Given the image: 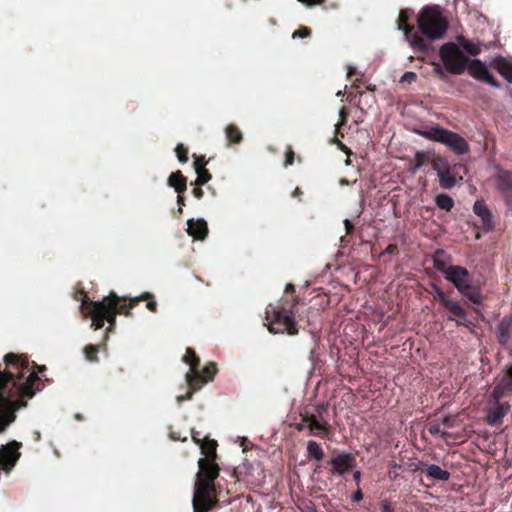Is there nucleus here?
I'll return each mask as SVG.
<instances>
[{"mask_svg": "<svg viewBox=\"0 0 512 512\" xmlns=\"http://www.w3.org/2000/svg\"><path fill=\"white\" fill-rule=\"evenodd\" d=\"M198 468L192 500L193 509L194 512H209L219 503L215 480L219 477L220 467L214 459L200 458Z\"/></svg>", "mask_w": 512, "mask_h": 512, "instance_id": "7ed1b4c3", "label": "nucleus"}, {"mask_svg": "<svg viewBox=\"0 0 512 512\" xmlns=\"http://www.w3.org/2000/svg\"><path fill=\"white\" fill-rule=\"evenodd\" d=\"M186 381L189 389L195 392L201 389L202 386L208 382L207 379H205V377L199 373L198 368L195 370H190L186 374Z\"/></svg>", "mask_w": 512, "mask_h": 512, "instance_id": "aec40b11", "label": "nucleus"}, {"mask_svg": "<svg viewBox=\"0 0 512 512\" xmlns=\"http://www.w3.org/2000/svg\"><path fill=\"white\" fill-rule=\"evenodd\" d=\"M510 324V319L504 318L497 327V338L501 344H505L509 338Z\"/></svg>", "mask_w": 512, "mask_h": 512, "instance_id": "cd10ccee", "label": "nucleus"}, {"mask_svg": "<svg viewBox=\"0 0 512 512\" xmlns=\"http://www.w3.org/2000/svg\"><path fill=\"white\" fill-rule=\"evenodd\" d=\"M416 79V74L414 72H406L401 77V82H408L411 83Z\"/></svg>", "mask_w": 512, "mask_h": 512, "instance_id": "49530a36", "label": "nucleus"}, {"mask_svg": "<svg viewBox=\"0 0 512 512\" xmlns=\"http://www.w3.org/2000/svg\"><path fill=\"white\" fill-rule=\"evenodd\" d=\"M339 115H340V123L336 125L335 137H334L333 141L337 144L338 148L341 149L347 155L345 164L350 165L351 164L350 157H351L352 151L349 147H347L345 144H343L338 138V136L343 137V134L341 133V126L344 125L347 120L348 111L346 110V108H344V107L341 108Z\"/></svg>", "mask_w": 512, "mask_h": 512, "instance_id": "4468645a", "label": "nucleus"}, {"mask_svg": "<svg viewBox=\"0 0 512 512\" xmlns=\"http://www.w3.org/2000/svg\"><path fill=\"white\" fill-rule=\"evenodd\" d=\"M201 453L205 456L204 458H211L216 460L217 458V441L209 438L208 436L203 437V441L200 443Z\"/></svg>", "mask_w": 512, "mask_h": 512, "instance_id": "412c9836", "label": "nucleus"}, {"mask_svg": "<svg viewBox=\"0 0 512 512\" xmlns=\"http://www.w3.org/2000/svg\"><path fill=\"white\" fill-rule=\"evenodd\" d=\"M418 27L431 40L443 38L448 24L437 6L425 7L418 16Z\"/></svg>", "mask_w": 512, "mask_h": 512, "instance_id": "423d86ee", "label": "nucleus"}, {"mask_svg": "<svg viewBox=\"0 0 512 512\" xmlns=\"http://www.w3.org/2000/svg\"><path fill=\"white\" fill-rule=\"evenodd\" d=\"M432 167L436 171L437 176H442L444 172H447V168H449V163L443 157H436L432 161Z\"/></svg>", "mask_w": 512, "mask_h": 512, "instance_id": "2f4dec72", "label": "nucleus"}, {"mask_svg": "<svg viewBox=\"0 0 512 512\" xmlns=\"http://www.w3.org/2000/svg\"><path fill=\"white\" fill-rule=\"evenodd\" d=\"M84 353H85V357L88 361H90V362L98 361V347L97 346H95L93 344H89V345L85 346Z\"/></svg>", "mask_w": 512, "mask_h": 512, "instance_id": "f704fd0d", "label": "nucleus"}, {"mask_svg": "<svg viewBox=\"0 0 512 512\" xmlns=\"http://www.w3.org/2000/svg\"><path fill=\"white\" fill-rule=\"evenodd\" d=\"M426 159V153L423 151H418L414 156V164L411 168L412 172L415 173L418 169H420L426 162Z\"/></svg>", "mask_w": 512, "mask_h": 512, "instance_id": "e433bc0d", "label": "nucleus"}, {"mask_svg": "<svg viewBox=\"0 0 512 512\" xmlns=\"http://www.w3.org/2000/svg\"><path fill=\"white\" fill-rule=\"evenodd\" d=\"M425 472L429 477L437 480L447 481L450 477V473L448 471L443 470L435 464L427 465Z\"/></svg>", "mask_w": 512, "mask_h": 512, "instance_id": "b1692460", "label": "nucleus"}, {"mask_svg": "<svg viewBox=\"0 0 512 512\" xmlns=\"http://www.w3.org/2000/svg\"><path fill=\"white\" fill-rule=\"evenodd\" d=\"M512 395V364L508 365L497 378L492 396L496 402L502 397Z\"/></svg>", "mask_w": 512, "mask_h": 512, "instance_id": "f8f14e48", "label": "nucleus"}, {"mask_svg": "<svg viewBox=\"0 0 512 512\" xmlns=\"http://www.w3.org/2000/svg\"><path fill=\"white\" fill-rule=\"evenodd\" d=\"M175 152L181 163H186L188 161V149L183 144H178L175 148Z\"/></svg>", "mask_w": 512, "mask_h": 512, "instance_id": "58836bf2", "label": "nucleus"}, {"mask_svg": "<svg viewBox=\"0 0 512 512\" xmlns=\"http://www.w3.org/2000/svg\"><path fill=\"white\" fill-rule=\"evenodd\" d=\"M147 304H146V307L151 311V312H157V302L154 300V296L150 299H147Z\"/></svg>", "mask_w": 512, "mask_h": 512, "instance_id": "09e8293b", "label": "nucleus"}, {"mask_svg": "<svg viewBox=\"0 0 512 512\" xmlns=\"http://www.w3.org/2000/svg\"><path fill=\"white\" fill-rule=\"evenodd\" d=\"M177 203L179 205L178 212L182 213V206H185V198H184L183 194H178Z\"/></svg>", "mask_w": 512, "mask_h": 512, "instance_id": "864d4df0", "label": "nucleus"}, {"mask_svg": "<svg viewBox=\"0 0 512 512\" xmlns=\"http://www.w3.org/2000/svg\"><path fill=\"white\" fill-rule=\"evenodd\" d=\"M22 444L16 440L10 441L0 447V469L10 472L19 460V449Z\"/></svg>", "mask_w": 512, "mask_h": 512, "instance_id": "9d476101", "label": "nucleus"}, {"mask_svg": "<svg viewBox=\"0 0 512 512\" xmlns=\"http://www.w3.org/2000/svg\"><path fill=\"white\" fill-rule=\"evenodd\" d=\"M362 500V493L360 490H357L354 492V501H361Z\"/></svg>", "mask_w": 512, "mask_h": 512, "instance_id": "4d7b16f0", "label": "nucleus"}, {"mask_svg": "<svg viewBox=\"0 0 512 512\" xmlns=\"http://www.w3.org/2000/svg\"><path fill=\"white\" fill-rule=\"evenodd\" d=\"M285 294L281 305L271 307L266 311L267 324L265 325L272 334L296 335L299 329L295 321V309L299 304V299L295 295V286L288 283L285 287Z\"/></svg>", "mask_w": 512, "mask_h": 512, "instance_id": "20e7f679", "label": "nucleus"}, {"mask_svg": "<svg viewBox=\"0 0 512 512\" xmlns=\"http://www.w3.org/2000/svg\"><path fill=\"white\" fill-rule=\"evenodd\" d=\"M428 431L430 434L440 437H445L448 432L442 427V424L437 420L431 423L428 427Z\"/></svg>", "mask_w": 512, "mask_h": 512, "instance_id": "72a5a7b5", "label": "nucleus"}, {"mask_svg": "<svg viewBox=\"0 0 512 512\" xmlns=\"http://www.w3.org/2000/svg\"><path fill=\"white\" fill-rule=\"evenodd\" d=\"M347 76H352V65L350 64L347 65Z\"/></svg>", "mask_w": 512, "mask_h": 512, "instance_id": "680f3d73", "label": "nucleus"}, {"mask_svg": "<svg viewBox=\"0 0 512 512\" xmlns=\"http://www.w3.org/2000/svg\"><path fill=\"white\" fill-rule=\"evenodd\" d=\"M497 187L503 195L512 190V176L509 172H501L498 175Z\"/></svg>", "mask_w": 512, "mask_h": 512, "instance_id": "393cba45", "label": "nucleus"}, {"mask_svg": "<svg viewBox=\"0 0 512 512\" xmlns=\"http://www.w3.org/2000/svg\"><path fill=\"white\" fill-rule=\"evenodd\" d=\"M191 438L193 442L197 445H200V443L203 441V438L200 437V432L191 429Z\"/></svg>", "mask_w": 512, "mask_h": 512, "instance_id": "8fccbe9b", "label": "nucleus"}, {"mask_svg": "<svg viewBox=\"0 0 512 512\" xmlns=\"http://www.w3.org/2000/svg\"><path fill=\"white\" fill-rule=\"evenodd\" d=\"M503 197L505 198V201H506V204L508 205V207L512 210V190L508 191V193L503 195Z\"/></svg>", "mask_w": 512, "mask_h": 512, "instance_id": "5fc2aeb1", "label": "nucleus"}, {"mask_svg": "<svg viewBox=\"0 0 512 512\" xmlns=\"http://www.w3.org/2000/svg\"><path fill=\"white\" fill-rule=\"evenodd\" d=\"M196 173H197V178L195 180L196 186H202V185L206 184L211 179V174L206 168L196 171Z\"/></svg>", "mask_w": 512, "mask_h": 512, "instance_id": "c9c22d12", "label": "nucleus"}, {"mask_svg": "<svg viewBox=\"0 0 512 512\" xmlns=\"http://www.w3.org/2000/svg\"><path fill=\"white\" fill-rule=\"evenodd\" d=\"M203 376L207 381H212L214 379L215 374L217 373V366L214 362H210L202 370Z\"/></svg>", "mask_w": 512, "mask_h": 512, "instance_id": "4c0bfd02", "label": "nucleus"}, {"mask_svg": "<svg viewBox=\"0 0 512 512\" xmlns=\"http://www.w3.org/2000/svg\"><path fill=\"white\" fill-rule=\"evenodd\" d=\"M441 187L444 189H451L456 185V183L462 180V177H456L453 171L447 168V172H444L442 176H438Z\"/></svg>", "mask_w": 512, "mask_h": 512, "instance_id": "5701e85b", "label": "nucleus"}, {"mask_svg": "<svg viewBox=\"0 0 512 512\" xmlns=\"http://www.w3.org/2000/svg\"><path fill=\"white\" fill-rule=\"evenodd\" d=\"M168 185L173 187L178 194H183L187 188V179L180 170H177L168 177Z\"/></svg>", "mask_w": 512, "mask_h": 512, "instance_id": "6ab92c4d", "label": "nucleus"}, {"mask_svg": "<svg viewBox=\"0 0 512 512\" xmlns=\"http://www.w3.org/2000/svg\"><path fill=\"white\" fill-rule=\"evenodd\" d=\"M311 35V29L306 26H301L299 29L293 32L292 38H307Z\"/></svg>", "mask_w": 512, "mask_h": 512, "instance_id": "a19ab883", "label": "nucleus"}, {"mask_svg": "<svg viewBox=\"0 0 512 512\" xmlns=\"http://www.w3.org/2000/svg\"><path fill=\"white\" fill-rule=\"evenodd\" d=\"M353 477H354V480H358L360 477V473L358 471L354 472Z\"/></svg>", "mask_w": 512, "mask_h": 512, "instance_id": "e2e57ef3", "label": "nucleus"}, {"mask_svg": "<svg viewBox=\"0 0 512 512\" xmlns=\"http://www.w3.org/2000/svg\"><path fill=\"white\" fill-rule=\"evenodd\" d=\"M75 418H76L77 420H82V419H83V416H82L81 414L77 413V414L75 415Z\"/></svg>", "mask_w": 512, "mask_h": 512, "instance_id": "69168bd1", "label": "nucleus"}, {"mask_svg": "<svg viewBox=\"0 0 512 512\" xmlns=\"http://www.w3.org/2000/svg\"><path fill=\"white\" fill-rule=\"evenodd\" d=\"M153 297V294L145 292L138 297L128 298L120 297L111 291L108 296L100 301L89 302V316L91 317V327L98 330L104 327L105 321L109 326L106 332H111L116 325L117 314L132 316L131 309L139 304L141 300H147Z\"/></svg>", "mask_w": 512, "mask_h": 512, "instance_id": "f03ea898", "label": "nucleus"}, {"mask_svg": "<svg viewBox=\"0 0 512 512\" xmlns=\"http://www.w3.org/2000/svg\"><path fill=\"white\" fill-rule=\"evenodd\" d=\"M417 133L428 140L446 145L456 154H464L469 150L467 141L461 135L438 126L418 130Z\"/></svg>", "mask_w": 512, "mask_h": 512, "instance_id": "0eeeda50", "label": "nucleus"}, {"mask_svg": "<svg viewBox=\"0 0 512 512\" xmlns=\"http://www.w3.org/2000/svg\"><path fill=\"white\" fill-rule=\"evenodd\" d=\"M457 41L458 43L460 44V46L470 55L472 56H476L478 55L480 52H481V48H480V45L479 43H474V42H471L469 40H467L466 38L462 37V36H459L457 38Z\"/></svg>", "mask_w": 512, "mask_h": 512, "instance_id": "bb28decb", "label": "nucleus"}, {"mask_svg": "<svg viewBox=\"0 0 512 512\" xmlns=\"http://www.w3.org/2000/svg\"><path fill=\"white\" fill-rule=\"evenodd\" d=\"M339 184H340L341 186H344V185H349V184H350V182H349V180H348V179H346V178H341V179L339 180Z\"/></svg>", "mask_w": 512, "mask_h": 512, "instance_id": "bf43d9fd", "label": "nucleus"}, {"mask_svg": "<svg viewBox=\"0 0 512 512\" xmlns=\"http://www.w3.org/2000/svg\"><path fill=\"white\" fill-rule=\"evenodd\" d=\"M302 421L307 425L310 433L314 436H324L328 433V423L320 420L318 415L306 413Z\"/></svg>", "mask_w": 512, "mask_h": 512, "instance_id": "ddd939ff", "label": "nucleus"}, {"mask_svg": "<svg viewBox=\"0 0 512 512\" xmlns=\"http://www.w3.org/2000/svg\"><path fill=\"white\" fill-rule=\"evenodd\" d=\"M473 211L481 218L484 229L490 230L492 227V216L486 205L483 202L476 201L473 205Z\"/></svg>", "mask_w": 512, "mask_h": 512, "instance_id": "a211bd4d", "label": "nucleus"}, {"mask_svg": "<svg viewBox=\"0 0 512 512\" xmlns=\"http://www.w3.org/2000/svg\"><path fill=\"white\" fill-rule=\"evenodd\" d=\"M395 250H396V245L391 244V245H389V246L386 248V250H385V252H384V253H393Z\"/></svg>", "mask_w": 512, "mask_h": 512, "instance_id": "13d9d810", "label": "nucleus"}, {"mask_svg": "<svg viewBox=\"0 0 512 512\" xmlns=\"http://www.w3.org/2000/svg\"><path fill=\"white\" fill-rule=\"evenodd\" d=\"M435 298L440 301L445 311L448 313V319L456 321L458 324H463L466 319V312L459 302L450 299V297L441 291L436 289Z\"/></svg>", "mask_w": 512, "mask_h": 512, "instance_id": "1a4fd4ad", "label": "nucleus"}, {"mask_svg": "<svg viewBox=\"0 0 512 512\" xmlns=\"http://www.w3.org/2000/svg\"><path fill=\"white\" fill-rule=\"evenodd\" d=\"M440 56L445 68L453 74H461L469 61L454 43L444 44L440 48Z\"/></svg>", "mask_w": 512, "mask_h": 512, "instance_id": "6e6552de", "label": "nucleus"}, {"mask_svg": "<svg viewBox=\"0 0 512 512\" xmlns=\"http://www.w3.org/2000/svg\"><path fill=\"white\" fill-rule=\"evenodd\" d=\"M509 410L508 404H496L487 416L488 423L495 425L499 423Z\"/></svg>", "mask_w": 512, "mask_h": 512, "instance_id": "4be33fe9", "label": "nucleus"}, {"mask_svg": "<svg viewBox=\"0 0 512 512\" xmlns=\"http://www.w3.org/2000/svg\"><path fill=\"white\" fill-rule=\"evenodd\" d=\"M438 421L442 424V427H444V429L447 431V429L453 426L455 419L453 417L446 416Z\"/></svg>", "mask_w": 512, "mask_h": 512, "instance_id": "a18cd8bd", "label": "nucleus"}, {"mask_svg": "<svg viewBox=\"0 0 512 512\" xmlns=\"http://www.w3.org/2000/svg\"><path fill=\"white\" fill-rule=\"evenodd\" d=\"M468 73L479 81L486 82L494 88H499L500 84L488 71L486 65L478 59L468 61L466 66Z\"/></svg>", "mask_w": 512, "mask_h": 512, "instance_id": "9b49d317", "label": "nucleus"}, {"mask_svg": "<svg viewBox=\"0 0 512 512\" xmlns=\"http://www.w3.org/2000/svg\"><path fill=\"white\" fill-rule=\"evenodd\" d=\"M408 14L405 10H401L398 17V29L402 30L406 36L413 30V26L408 25Z\"/></svg>", "mask_w": 512, "mask_h": 512, "instance_id": "473e14b6", "label": "nucleus"}, {"mask_svg": "<svg viewBox=\"0 0 512 512\" xmlns=\"http://www.w3.org/2000/svg\"><path fill=\"white\" fill-rule=\"evenodd\" d=\"M169 436H170V438L173 441H182V442H184V441L187 440V436L182 437L180 432H176V431H173V430L170 431Z\"/></svg>", "mask_w": 512, "mask_h": 512, "instance_id": "de8ad7c7", "label": "nucleus"}, {"mask_svg": "<svg viewBox=\"0 0 512 512\" xmlns=\"http://www.w3.org/2000/svg\"><path fill=\"white\" fill-rule=\"evenodd\" d=\"M194 157V168H195V171H199L203 168H205V165L207 164L206 160H205V157L204 156H196L195 154L193 155Z\"/></svg>", "mask_w": 512, "mask_h": 512, "instance_id": "37998d69", "label": "nucleus"}, {"mask_svg": "<svg viewBox=\"0 0 512 512\" xmlns=\"http://www.w3.org/2000/svg\"><path fill=\"white\" fill-rule=\"evenodd\" d=\"M37 368H38V372H43L46 370L45 366H37Z\"/></svg>", "mask_w": 512, "mask_h": 512, "instance_id": "0e129e2a", "label": "nucleus"}, {"mask_svg": "<svg viewBox=\"0 0 512 512\" xmlns=\"http://www.w3.org/2000/svg\"><path fill=\"white\" fill-rule=\"evenodd\" d=\"M75 299L79 300L81 299V308H85L87 312L89 313V302L91 301L84 290H80L75 294Z\"/></svg>", "mask_w": 512, "mask_h": 512, "instance_id": "ea45409f", "label": "nucleus"}, {"mask_svg": "<svg viewBox=\"0 0 512 512\" xmlns=\"http://www.w3.org/2000/svg\"><path fill=\"white\" fill-rule=\"evenodd\" d=\"M195 391L189 389L185 395H180V396H177V401L178 402H183V401H186V400H190L192 399L193 397V394H194Z\"/></svg>", "mask_w": 512, "mask_h": 512, "instance_id": "3c124183", "label": "nucleus"}, {"mask_svg": "<svg viewBox=\"0 0 512 512\" xmlns=\"http://www.w3.org/2000/svg\"><path fill=\"white\" fill-rule=\"evenodd\" d=\"M301 194H302V191H301V190H300V188H298V187H297V188H295V190L293 191V196H294V197H297V196H299V195H301Z\"/></svg>", "mask_w": 512, "mask_h": 512, "instance_id": "052dcab7", "label": "nucleus"}, {"mask_svg": "<svg viewBox=\"0 0 512 512\" xmlns=\"http://www.w3.org/2000/svg\"><path fill=\"white\" fill-rule=\"evenodd\" d=\"M344 224L347 234L350 235L352 233V221L350 219H345Z\"/></svg>", "mask_w": 512, "mask_h": 512, "instance_id": "6e6d98bb", "label": "nucleus"}, {"mask_svg": "<svg viewBox=\"0 0 512 512\" xmlns=\"http://www.w3.org/2000/svg\"><path fill=\"white\" fill-rule=\"evenodd\" d=\"M438 257L439 253H437V257L434 259L435 268L441 271L445 275V278L453 283L462 295L466 296L474 303L480 302L481 295L476 289L472 288L468 270L462 266L457 265L442 268L440 266V259Z\"/></svg>", "mask_w": 512, "mask_h": 512, "instance_id": "39448f33", "label": "nucleus"}, {"mask_svg": "<svg viewBox=\"0 0 512 512\" xmlns=\"http://www.w3.org/2000/svg\"><path fill=\"white\" fill-rule=\"evenodd\" d=\"M187 233L195 240H204L208 234V225L204 219H189Z\"/></svg>", "mask_w": 512, "mask_h": 512, "instance_id": "2eb2a0df", "label": "nucleus"}, {"mask_svg": "<svg viewBox=\"0 0 512 512\" xmlns=\"http://www.w3.org/2000/svg\"><path fill=\"white\" fill-rule=\"evenodd\" d=\"M225 134L229 144H239L243 139L242 132L234 124H229L226 127Z\"/></svg>", "mask_w": 512, "mask_h": 512, "instance_id": "a878e982", "label": "nucleus"}, {"mask_svg": "<svg viewBox=\"0 0 512 512\" xmlns=\"http://www.w3.org/2000/svg\"><path fill=\"white\" fill-rule=\"evenodd\" d=\"M332 470L338 474H343L352 467V455H338L331 460Z\"/></svg>", "mask_w": 512, "mask_h": 512, "instance_id": "f3484780", "label": "nucleus"}, {"mask_svg": "<svg viewBox=\"0 0 512 512\" xmlns=\"http://www.w3.org/2000/svg\"><path fill=\"white\" fill-rule=\"evenodd\" d=\"M192 194L194 195L195 198L201 199L204 195V191L202 190L201 186H196L193 189Z\"/></svg>", "mask_w": 512, "mask_h": 512, "instance_id": "603ef678", "label": "nucleus"}, {"mask_svg": "<svg viewBox=\"0 0 512 512\" xmlns=\"http://www.w3.org/2000/svg\"><path fill=\"white\" fill-rule=\"evenodd\" d=\"M410 44H411V46L416 47L420 50L425 49V44H424L423 39L418 36H413L410 40Z\"/></svg>", "mask_w": 512, "mask_h": 512, "instance_id": "c03bdc74", "label": "nucleus"}, {"mask_svg": "<svg viewBox=\"0 0 512 512\" xmlns=\"http://www.w3.org/2000/svg\"><path fill=\"white\" fill-rule=\"evenodd\" d=\"M440 266H441L442 268H447V267L445 266L444 262H442L441 260H440Z\"/></svg>", "mask_w": 512, "mask_h": 512, "instance_id": "774afa93", "label": "nucleus"}, {"mask_svg": "<svg viewBox=\"0 0 512 512\" xmlns=\"http://www.w3.org/2000/svg\"><path fill=\"white\" fill-rule=\"evenodd\" d=\"M4 361L15 371H0V433L14 422L15 412L27 406V399L41 390V379L30 371L28 361L13 353L5 355Z\"/></svg>", "mask_w": 512, "mask_h": 512, "instance_id": "f257e3e1", "label": "nucleus"}, {"mask_svg": "<svg viewBox=\"0 0 512 512\" xmlns=\"http://www.w3.org/2000/svg\"><path fill=\"white\" fill-rule=\"evenodd\" d=\"M436 205L445 211H450L454 206L453 199L447 194H439L435 198Z\"/></svg>", "mask_w": 512, "mask_h": 512, "instance_id": "7c9ffc66", "label": "nucleus"}, {"mask_svg": "<svg viewBox=\"0 0 512 512\" xmlns=\"http://www.w3.org/2000/svg\"><path fill=\"white\" fill-rule=\"evenodd\" d=\"M295 159V153L291 146H288L285 153L284 167L293 165Z\"/></svg>", "mask_w": 512, "mask_h": 512, "instance_id": "79ce46f5", "label": "nucleus"}, {"mask_svg": "<svg viewBox=\"0 0 512 512\" xmlns=\"http://www.w3.org/2000/svg\"><path fill=\"white\" fill-rule=\"evenodd\" d=\"M344 350H345V351H344L343 355H341V357H344V356H346V355H349V353H348V351H347V350H348V348H347V347H345V348H344Z\"/></svg>", "mask_w": 512, "mask_h": 512, "instance_id": "338daca9", "label": "nucleus"}, {"mask_svg": "<svg viewBox=\"0 0 512 512\" xmlns=\"http://www.w3.org/2000/svg\"><path fill=\"white\" fill-rule=\"evenodd\" d=\"M492 66L508 83L512 84V59L497 57L492 61Z\"/></svg>", "mask_w": 512, "mask_h": 512, "instance_id": "dca6fc26", "label": "nucleus"}, {"mask_svg": "<svg viewBox=\"0 0 512 512\" xmlns=\"http://www.w3.org/2000/svg\"><path fill=\"white\" fill-rule=\"evenodd\" d=\"M307 452L310 458H313L317 461H321L324 457V452L322 448L315 441H309L307 443Z\"/></svg>", "mask_w": 512, "mask_h": 512, "instance_id": "c85d7f7f", "label": "nucleus"}, {"mask_svg": "<svg viewBox=\"0 0 512 512\" xmlns=\"http://www.w3.org/2000/svg\"><path fill=\"white\" fill-rule=\"evenodd\" d=\"M183 361L190 366V370H195L200 365L199 357L196 355L195 351L190 347L186 349Z\"/></svg>", "mask_w": 512, "mask_h": 512, "instance_id": "c756f323", "label": "nucleus"}]
</instances>
